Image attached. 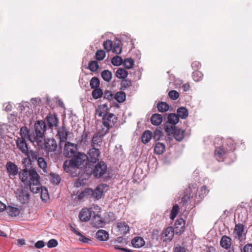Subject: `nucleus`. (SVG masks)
Listing matches in <instances>:
<instances>
[{"mask_svg": "<svg viewBox=\"0 0 252 252\" xmlns=\"http://www.w3.org/2000/svg\"><path fill=\"white\" fill-rule=\"evenodd\" d=\"M40 147L44 148L48 152H52L56 151L58 145L54 139H48L45 141L44 146L41 145Z\"/></svg>", "mask_w": 252, "mask_h": 252, "instance_id": "11", "label": "nucleus"}, {"mask_svg": "<svg viewBox=\"0 0 252 252\" xmlns=\"http://www.w3.org/2000/svg\"><path fill=\"white\" fill-rule=\"evenodd\" d=\"M134 65V61L131 58H128L125 60L124 65L127 69L131 68Z\"/></svg>", "mask_w": 252, "mask_h": 252, "instance_id": "45", "label": "nucleus"}, {"mask_svg": "<svg viewBox=\"0 0 252 252\" xmlns=\"http://www.w3.org/2000/svg\"><path fill=\"white\" fill-rule=\"evenodd\" d=\"M197 188L196 184L191 185L187 189V194L182 199L189 198L193 197L196 194Z\"/></svg>", "mask_w": 252, "mask_h": 252, "instance_id": "20", "label": "nucleus"}, {"mask_svg": "<svg viewBox=\"0 0 252 252\" xmlns=\"http://www.w3.org/2000/svg\"><path fill=\"white\" fill-rule=\"evenodd\" d=\"M231 239L226 236H223L222 237L220 241V245L224 249H228L231 246Z\"/></svg>", "mask_w": 252, "mask_h": 252, "instance_id": "26", "label": "nucleus"}, {"mask_svg": "<svg viewBox=\"0 0 252 252\" xmlns=\"http://www.w3.org/2000/svg\"><path fill=\"white\" fill-rule=\"evenodd\" d=\"M37 163L39 167L41 168L44 172L47 173V163L45 159L42 157L38 158Z\"/></svg>", "mask_w": 252, "mask_h": 252, "instance_id": "35", "label": "nucleus"}, {"mask_svg": "<svg viewBox=\"0 0 252 252\" xmlns=\"http://www.w3.org/2000/svg\"><path fill=\"white\" fill-rule=\"evenodd\" d=\"M167 119L168 123L172 124L173 126L177 124L179 120L178 116L174 113H170L168 116Z\"/></svg>", "mask_w": 252, "mask_h": 252, "instance_id": "34", "label": "nucleus"}, {"mask_svg": "<svg viewBox=\"0 0 252 252\" xmlns=\"http://www.w3.org/2000/svg\"><path fill=\"white\" fill-rule=\"evenodd\" d=\"M73 157V158L71 159L73 161L77 168L83 164L86 159V155L79 152H77Z\"/></svg>", "mask_w": 252, "mask_h": 252, "instance_id": "15", "label": "nucleus"}, {"mask_svg": "<svg viewBox=\"0 0 252 252\" xmlns=\"http://www.w3.org/2000/svg\"><path fill=\"white\" fill-rule=\"evenodd\" d=\"M15 193L17 200L22 204L29 203L30 196L28 187H21L15 191Z\"/></svg>", "mask_w": 252, "mask_h": 252, "instance_id": "4", "label": "nucleus"}, {"mask_svg": "<svg viewBox=\"0 0 252 252\" xmlns=\"http://www.w3.org/2000/svg\"><path fill=\"white\" fill-rule=\"evenodd\" d=\"M174 252H186V250L184 247L177 245L174 248Z\"/></svg>", "mask_w": 252, "mask_h": 252, "instance_id": "64", "label": "nucleus"}, {"mask_svg": "<svg viewBox=\"0 0 252 252\" xmlns=\"http://www.w3.org/2000/svg\"><path fill=\"white\" fill-rule=\"evenodd\" d=\"M173 134L175 139L178 141H181L184 137V131L180 128H174Z\"/></svg>", "mask_w": 252, "mask_h": 252, "instance_id": "28", "label": "nucleus"}, {"mask_svg": "<svg viewBox=\"0 0 252 252\" xmlns=\"http://www.w3.org/2000/svg\"><path fill=\"white\" fill-rule=\"evenodd\" d=\"M165 146L162 143L158 142L155 147L154 151L156 154L160 155L165 151Z\"/></svg>", "mask_w": 252, "mask_h": 252, "instance_id": "32", "label": "nucleus"}, {"mask_svg": "<svg viewBox=\"0 0 252 252\" xmlns=\"http://www.w3.org/2000/svg\"><path fill=\"white\" fill-rule=\"evenodd\" d=\"M92 94L94 99H98L102 96L103 92L100 89L96 88L93 91Z\"/></svg>", "mask_w": 252, "mask_h": 252, "instance_id": "41", "label": "nucleus"}, {"mask_svg": "<svg viewBox=\"0 0 252 252\" xmlns=\"http://www.w3.org/2000/svg\"><path fill=\"white\" fill-rule=\"evenodd\" d=\"M64 170L67 173H71L73 170L78 168L72 159L65 160L63 164Z\"/></svg>", "mask_w": 252, "mask_h": 252, "instance_id": "17", "label": "nucleus"}, {"mask_svg": "<svg viewBox=\"0 0 252 252\" xmlns=\"http://www.w3.org/2000/svg\"><path fill=\"white\" fill-rule=\"evenodd\" d=\"M100 152L96 148H92L89 150L86 156V158L91 162L95 163L99 159Z\"/></svg>", "mask_w": 252, "mask_h": 252, "instance_id": "10", "label": "nucleus"}, {"mask_svg": "<svg viewBox=\"0 0 252 252\" xmlns=\"http://www.w3.org/2000/svg\"><path fill=\"white\" fill-rule=\"evenodd\" d=\"M244 252H252V244H247L244 246Z\"/></svg>", "mask_w": 252, "mask_h": 252, "instance_id": "60", "label": "nucleus"}, {"mask_svg": "<svg viewBox=\"0 0 252 252\" xmlns=\"http://www.w3.org/2000/svg\"><path fill=\"white\" fill-rule=\"evenodd\" d=\"M99 67L98 64L97 62L95 61H91L89 63V68L92 71H96Z\"/></svg>", "mask_w": 252, "mask_h": 252, "instance_id": "47", "label": "nucleus"}, {"mask_svg": "<svg viewBox=\"0 0 252 252\" xmlns=\"http://www.w3.org/2000/svg\"><path fill=\"white\" fill-rule=\"evenodd\" d=\"M90 138V133L84 131L82 134L81 142L84 144H87Z\"/></svg>", "mask_w": 252, "mask_h": 252, "instance_id": "50", "label": "nucleus"}, {"mask_svg": "<svg viewBox=\"0 0 252 252\" xmlns=\"http://www.w3.org/2000/svg\"><path fill=\"white\" fill-rule=\"evenodd\" d=\"M112 51L113 53L117 54H120L122 51L121 47L119 45V44H115L113 48L112 47Z\"/></svg>", "mask_w": 252, "mask_h": 252, "instance_id": "58", "label": "nucleus"}, {"mask_svg": "<svg viewBox=\"0 0 252 252\" xmlns=\"http://www.w3.org/2000/svg\"><path fill=\"white\" fill-rule=\"evenodd\" d=\"M104 49L108 52L112 50L113 43L110 40H107L103 43Z\"/></svg>", "mask_w": 252, "mask_h": 252, "instance_id": "49", "label": "nucleus"}, {"mask_svg": "<svg viewBox=\"0 0 252 252\" xmlns=\"http://www.w3.org/2000/svg\"><path fill=\"white\" fill-rule=\"evenodd\" d=\"M5 210L8 215L11 217H16L20 213V210L18 208L10 206H6Z\"/></svg>", "mask_w": 252, "mask_h": 252, "instance_id": "23", "label": "nucleus"}, {"mask_svg": "<svg viewBox=\"0 0 252 252\" xmlns=\"http://www.w3.org/2000/svg\"><path fill=\"white\" fill-rule=\"evenodd\" d=\"M103 126L104 127L102 128L104 130L103 135H105L109 131L110 127L113 126L117 122V117L112 113H109L103 118Z\"/></svg>", "mask_w": 252, "mask_h": 252, "instance_id": "5", "label": "nucleus"}, {"mask_svg": "<svg viewBox=\"0 0 252 252\" xmlns=\"http://www.w3.org/2000/svg\"><path fill=\"white\" fill-rule=\"evenodd\" d=\"M123 63L122 58L118 56L114 57L111 60V63L114 66H119Z\"/></svg>", "mask_w": 252, "mask_h": 252, "instance_id": "42", "label": "nucleus"}, {"mask_svg": "<svg viewBox=\"0 0 252 252\" xmlns=\"http://www.w3.org/2000/svg\"><path fill=\"white\" fill-rule=\"evenodd\" d=\"M16 145L19 150L23 153H27L28 150V145L26 142V139L18 138L16 141Z\"/></svg>", "mask_w": 252, "mask_h": 252, "instance_id": "18", "label": "nucleus"}, {"mask_svg": "<svg viewBox=\"0 0 252 252\" xmlns=\"http://www.w3.org/2000/svg\"><path fill=\"white\" fill-rule=\"evenodd\" d=\"M246 232L244 229V225L241 223L235 224L233 235L234 238L241 241L244 240L246 238Z\"/></svg>", "mask_w": 252, "mask_h": 252, "instance_id": "9", "label": "nucleus"}, {"mask_svg": "<svg viewBox=\"0 0 252 252\" xmlns=\"http://www.w3.org/2000/svg\"><path fill=\"white\" fill-rule=\"evenodd\" d=\"M92 207L88 209L87 208H83L79 214V218L81 221H88L92 216Z\"/></svg>", "mask_w": 252, "mask_h": 252, "instance_id": "12", "label": "nucleus"}, {"mask_svg": "<svg viewBox=\"0 0 252 252\" xmlns=\"http://www.w3.org/2000/svg\"><path fill=\"white\" fill-rule=\"evenodd\" d=\"M127 72L123 68H119L116 72V76L119 79H124L127 76Z\"/></svg>", "mask_w": 252, "mask_h": 252, "instance_id": "36", "label": "nucleus"}, {"mask_svg": "<svg viewBox=\"0 0 252 252\" xmlns=\"http://www.w3.org/2000/svg\"><path fill=\"white\" fill-rule=\"evenodd\" d=\"M122 87L123 88H127L131 85V82L129 80H125L122 81L121 83Z\"/></svg>", "mask_w": 252, "mask_h": 252, "instance_id": "61", "label": "nucleus"}, {"mask_svg": "<svg viewBox=\"0 0 252 252\" xmlns=\"http://www.w3.org/2000/svg\"><path fill=\"white\" fill-rule=\"evenodd\" d=\"M101 75L103 79L106 82H109L112 78V73L108 70H103Z\"/></svg>", "mask_w": 252, "mask_h": 252, "instance_id": "38", "label": "nucleus"}, {"mask_svg": "<svg viewBox=\"0 0 252 252\" xmlns=\"http://www.w3.org/2000/svg\"><path fill=\"white\" fill-rule=\"evenodd\" d=\"M108 188V186L105 184H100L96 187L93 192V194L96 199H99L101 198L104 193L107 190Z\"/></svg>", "mask_w": 252, "mask_h": 252, "instance_id": "13", "label": "nucleus"}, {"mask_svg": "<svg viewBox=\"0 0 252 252\" xmlns=\"http://www.w3.org/2000/svg\"><path fill=\"white\" fill-rule=\"evenodd\" d=\"M174 128H176V127L173 125L169 127L167 126H164L165 131L167 133L172 132L173 133Z\"/></svg>", "mask_w": 252, "mask_h": 252, "instance_id": "62", "label": "nucleus"}, {"mask_svg": "<svg viewBox=\"0 0 252 252\" xmlns=\"http://www.w3.org/2000/svg\"><path fill=\"white\" fill-rule=\"evenodd\" d=\"M168 95L171 99L176 100L179 97V94L176 91L172 90L168 93Z\"/></svg>", "mask_w": 252, "mask_h": 252, "instance_id": "53", "label": "nucleus"}, {"mask_svg": "<svg viewBox=\"0 0 252 252\" xmlns=\"http://www.w3.org/2000/svg\"><path fill=\"white\" fill-rule=\"evenodd\" d=\"M19 175L23 183L29 185L32 193L40 192L42 187L39 181V176L35 169L28 170L26 168L19 172Z\"/></svg>", "mask_w": 252, "mask_h": 252, "instance_id": "1", "label": "nucleus"}, {"mask_svg": "<svg viewBox=\"0 0 252 252\" xmlns=\"http://www.w3.org/2000/svg\"><path fill=\"white\" fill-rule=\"evenodd\" d=\"M104 130L101 129V131H99L98 134H96L94 135L92 140V148H96L100 146L102 143V137L104 135L103 134Z\"/></svg>", "mask_w": 252, "mask_h": 252, "instance_id": "14", "label": "nucleus"}, {"mask_svg": "<svg viewBox=\"0 0 252 252\" xmlns=\"http://www.w3.org/2000/svg\"><path fill=\"white\" fill-rule=\"evenodd\" d=\"M217 143H218V145H220L222 143V139L219 137H217L215 139L214 141V144L216 146L215 153V157L219 161H223L224 158H225L228 151L232 150V149H230L229 150H225L224 148L221 146H216Z\"/></svg>", "mask_w": 252, "mask_h": 252, "instance_id": "3", "label": "nucleus"}, {"mask_svg": "<svg viewBox=\"0 0 252 252\" xmlns=\"http://www.w3.org/2000/svg\"><path fill=\"white\" fill-rule=\"evenodd\" d=\"M25 154L28 157V158L30 159V162H33L37 159H38V153L36 151H34L33 150H30L27 153H25Z\"/></svg>", "mask_w": 252, "mask_h": 252, "instance_id": "30", "label": "nucleus"}, {"mask_svg": "<svg viewBox=\"0 0 252 252\" xmlns=\"http://www.w3.org/2000/svg\"><path fill=\"white\" fill-rule=\"evenodd\" d=\"M93 223L94 226L101 227L103 224V221L99 217H95Z\"/></svg>", "mask_w": 252, "mask_h": 252, "instance_id": "54", "label": "nucleus"}, {"mask_svg": "<svg viewBox=\"0 0 252 252\" xmlns=\"http://www.w3.org/2000/svg\"><path fill=\"white\" fill-rule=\"evenodd\" d=\"M152 136V133L150 130L145 131L142 135L141 140L142 142L146 144L148 143L151 139Z\"/></svg>", "mask_w": 252, "mask_h": 252, "instance_id": "31", "label": "nucleus"}, {"mask_svg": "<svg viewBox=\"0 0 252 252\" xmlns=\"http://www.w3.org/2000/svg\"><path fill=\"white\" fill-rule=\"evenodd\" d=\"M51 181L54 184H59L61 181V178L58 175H51Z\"/></svg>", "mask_w": 252, "mask_h": 252, "instance_id": "57", "label": "nucleus"}, {"mask_svg": "<svg viewBox=\"0 0 252 252\" xmlns=\"http://www.w3.org/2000/svg\"><path fill=\"white\" fill-rule=\"evenodd\" d=\"M115 99L119 102H123L126 99V94L124 92H119L117 93L115 95Z\"/></svg>", "mask_w": 252, "mask_h": 252, "instance_id": "39", "label": "nucleus"}, {"mask_svg": "<svg viewBox=\"0 0 252 252\" xmlns=\"http://www.w3.org/2000/svg\"><path fill=\"white\" fill-rule=\"evenodd\" d=\"M95 235L97 239L101 241H105L107 240L109 238L108 233L106 231L102 229L98 230L96 232Z\"/></svg>", "mask_w": 252, "mask_h": 252, "instance_id": "21", "label": "nucleus"}, {"mask_svg": "<svg viewBox=\"0 0 252 252\" xmlns=\"http://www.w3.org/2000/svg\"><path fill=\"white\" fill-rule=\"evenodd\" d=\"M90 86L92 89H96L99 86V80L96 77H93L90 83Z\"/></svg>", "mask_w": 252, "mask_h": 252, "instance_id": "46", "label": "nucleus"}, {"mask_svg": "<svg viewBox=\"0 0 252 252\" xmlns=\"http://www.w3.org/2000/svg\"><path fill=\"white\" fill-rule=\"evenodd\" d=\"M32 134V129L28 130L26 127H22L20 128V134L21 136V138L26 139L27 138L29 140L30 134Z\"/></svg>", "mask_w": 252, "mask_h": 252, "instance_id": "33", "label": "nucleus"}, {"mask_svg": "<svg viewBox=\"0 0 252 252\" xmlns=\"http://www.w3.org/2000/svg\"><path fill=\"white\" fill-rule=\"evenodd\" d=\"M46 126L42 121H37L34 124V130L32 129V134H30L29 140L34 145L41 146V139L44 135Z\"/></svg>", "mask_w": 252, "mask_h": 252, "instance_id": "2", "label": "nucleus"}, {"mask_svg": "<svg viewBox=\"0 0 252 252\" xmlns=\"http://www.w3.org/2000/svg\"><path fill=\"white\" fill-rule=\"evenodd\" d=\"M202 77L203 74L200 71H194L192 73L193 79L196 82L200 81Z\"/></svg>", "mask_w": 252, "mask_h": 252, "instance_id": "48", "label": "nucleus"}, {"mask_svg": "<svg viewBox=\"0 0 252 252\" xmlns=\"http://www.w3.org/2000/svg\"><path fill=\"white\" fill-rule=\"evenodd\" d=\"M106 54L105 52L102 50H99L97 51L95 54L96 59L97 60L101 61L105 57Z\"/></svg>", "mask_w": 252, "mask_h": 252, "instance_id": "51", "label": "nucleus"}, {"mask_svg": "<svg viewBox=\"0 0 252 252\" xmlns=\"http://www.w3.org/2000/svg\"><path fill=\"white\" fill-rule=\"evenodd\" d=\"M163 135L162 131L158 129H157L154 131L153 134H152V137L155 141L159 140L161 137Z\"/></svg>", "mask_w": 252, "mask_h": 252, "instance_id": "44", "label": "nucleus"}, {"mask_svg": "<svg viewBox=\"0 0 252 252\" xmlns=\"http://www.w3.org/2000/svg\"><path fill=\"white\" fill-rule=\"evenodd\" d=\"M46 120L50 128L57 126L59 123V119L55 114H49L47 116Z\"/></svg>", "mask_w": 252, "mask_h": 252, "instance_id": "16", "label": "nucleus"}, {"mask_svg": "<svg viewBox=\"0 0 252 252\" xmlns=\"http://www.w3.org/2000/svg\"><path fill=\"white\" fill-rule=\"evenodd\" d=\"M145 241L140 237H136L131 241V244L135 248H141L145 245Z\"/></svg>", "mask_w": 252, "mask_h": 252, "instance_id": "24", "label": "nucleus"}, {"mask_svg": "<svg viewBox=\"0 0 252 252\" xmlns=\"http://www.w3.org/2000/svg\"><path fill=\"white\" fill-rule=\"evenodd\" d=\"M177 114L178 117L182 119H186L189 114L188 110L184 107L179 108L177 109Z\"/></svg>", "mask_w": 252, "mask_h": 252, "instance_id": "29", "label": "nucleus"}, {"mask_svg": "<svg viewBox=\"0 0 252 252\" xmlns=\"http://www.w3.org/2000/svg\"><path fill=\"white\" fill-rule=\"evenodd\" d=\"M31 103L32 105H33V107H36L38 105H39L40 103V100L38 98H32L31 100Z\"/></svg>", "mask_w": 252, "mask_h": 252, "instance_id": "63", "label": "nucleus"}, {"mask_svg": "<svg viewBox=\"0 0 252 252\" xmlns=\"http://www.w3.org/2000/svg\"><path fill=\"white\" fill-rule=\"evenodd\" d=\"M117 227L119 231L123 233H126L129 231V227L125 222L118 223Z\"/></svg>", "mask_w": 252, "mask_h": 252, "instance_id": "37", "label": "nucleus"}, {"mask_svg": "<svg viewBox=\"0 0 252 252\" xmlns=\"http://www.w3.org/2000/svg\"><path fill=\"white\" fill-rule=\"evenodd\" d=\"M107 167L104 161H100L96 164L93 169V174L96 178H99L107 173Z\"/></svg>", "mask_w": 252, "mask_h": 252, "instance_id": "7", "label": "nucleus"}, {"mask_svg": "<svg viewBox=\"0 0 252 252\" xmlns=\"http://www.w3.org/2000/svg\"><path fill=\"white\" fill-rule=\"evenodd\" d=\"M108 108L106 104L99 105L95 110V115L98 117L103 118L108 113Z\"/></svg>", "mask_w": 252, "mask_h": 252, "instance_id": "19", "label": "nucleus"}, {"mask_svg": "<svg viewBox=\"0 0 252 252\" xmlns=\"http://www.w3.org/2000/svg\"><path fill=\"white\" fill-rule=\"evenodd\" d=\"M57 245H58L57 241L54 239L50 240L47 243V246L48 248H54V247H56Z\"/></svg>", "mask_w": 252, "mask_h": 252, "instance_id": "59", "label": "nucleus"}, {"mask_svg": "<svg viewBox=\"0 0 252 252\" xmlns=\"http://www.w3.org/2000/svg\"><path fill=\"white\" fill-rule=\"evenodd\" d=\"M179 207L178 205L176 204L174 205L171 211L170 219L171 220L174 219L178 214Z\"/></svg>", "mask_w": 252, "mask_h": 252, "instance_id": "43", "label": "nucleus"}, {"mask_svg": "<svg viewBox=\"0 0 252 252\" xmlns=\"http://www.w3.org/2000/svg\"><path fill=\"white\" fill-rule=\"evenodd\" d=\"M157 108L159 112H164L168 110L169 106L166 103L161 102L158 104Z\"/></svg>", "mask_w": 252, "mask_h": 252, "instance_id": "40", "label": "nucleus"}, {"mask_svg": "<svg viewBox=\"0 0 252 252\" xmlns=\"http://www.w3.org/2000/svg\"><path fill=\"white\" fill-rule=\"evenodd\" d=\"M69 134V131L65 126H62L57 128V136L60 139L59 145L61 147L64 142H66Z\"/></svg>", "mask_w": 252, "mask_h": 252, "instance_id": "8", "label": "nucleus"}, {"mask_svg": "<svg viewBox=\"0 0 252 252\" xmlns=\"http://www.w3.org/2000/svg\"><path fill=\"white\" fill-rule=\"evenodd\" d=\"M78 233V240L85 243H89L91 241V240L87 238L86 237L83 235L80 232H77Z\"/></svg>", "mask_w": 252, "mask_h": 252, "instance_id": "56", "label": "nucleus"}, {"mask_svg": "<svg viewBox=\"0 0 252 252\" xmlns=\"http://www.w3.org/2000/svg\"><path fill=\"white\" fill-rule=\"evenodd\" d=\"M64 143V145L63 150V155L68 158L74 156L78 151L77 144L67 141Z\"/></svg>", "mask_w": 252, "mask_h": 252, "instance_id": "6", "label": "nucleus"}, {"mask_svg": "<svg viewBox=\"0 0 252 252\" xmlns=\"http://www.w3.org/2000/svg\"><path fill=\"white\" fill-rule=\"evenodd\" d=\"M163 237L165 238L168 240L171 241L174 235V229L172 227H167L164 231Z\"/></svg>", "mask_w": 252, "mask_h": 252, "instance_id": "27", "label": "nucleus"}, {"mask_svg": "<svg viewBox=\"0 0 252 252\" xmlns=\"http://www.w3.org/2000/svg\"><path fill=\"white\" fill-rule=\"evenodd\" d=\"M40 192H41V198L43 200H46L48 198V190L45 188H41Z\"/></svg>", "mask_w": 252, "mask_h": 252, "instance_id": "55", "label": "nucleus"}, {"mask_svg": "<svg viewBox=\"0 0 252 252\" xmlns=\"http://www.w3.org/2000/svg\"><path fill=\"white\" fill-rule=\"evenodd\" d=\"M151 121L153 125L158 126L162 122V117L160 114H154L151 118Z\"/></svg>", "mask_w": 252, "mask_h": 252, "instance_id": "25", "label": "nucleus"}, {"mask_svg": "<svg viewBox=\"0 0 252 252\" xmlns=\"http://www.w3.org/2000/svg\"><path fill=\"white\" fill-rule=\"evenodd\" d=\"M208 192L209 189L206 186H203L200 189L199 196L200 198H203L206 196Z\"/></svg>", "mask_w": 252, "mask_h": 252, "instance_id": "52", "label": "nucleus"}, {"mask_svg": "<svg viewBox=\"0 0 252 252\" xmlns=\"http://www.w3.org/2000/svg\"><path fill=\"white\" fill-rule=\"evenodd\" d=\"M7 172L10 175L15 176L18 173V168L13 162H9L6 164Z\"/></svg>", "mask_w": 252, "mask_h": 252, "instance_id": "22", "label": "nucleus"}]
</instances>
